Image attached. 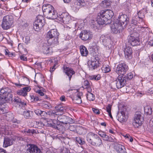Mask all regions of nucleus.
<instances>
[{
    "instance_id": "25",
    "label": "nucleus",
    "mask_w": 153,
    "mask_h": 153,
    "mask_svg": "<svg viewBox=\"0 0 153 153\" xmlns=\"http://www.w3.org/2000/svg\"><path fill=\"white\" fill-rule=\"evenodd\" d=\"M91 83L86 80L84 81L82 87L86 89L88 92H91L92 89L91 87Z\"/></svg>"
},
{
    "instance_id": "52",
    "label": "nucleus",
    "mask_w": 153,
    "mask_h": 153,
    "mask_svg": "<svg viewBox=\"0 0 153 153\" xmlns=\"http://www.w3.org/2000/svg\"><path fill=\"white\" fill-rule=\"evenodd\" d=\"M138 16H136V17L138 18L139 19H142L143 18L144 16L143 15V14H142L141 12V11H139L138 13Z\"/></svg>"
},
{
    "instance_id": "38",
    "label": "nucleus",
    "mask_w": 153,
    "mask_h": 153,
    "mask_svg": "<svg viewBox=\"0 0 153 153\" xmlns=\"http://www.w3.org/2000/svg\"><path fill=\"white\" fill-rule=\"evenodd\" d=\"M102 69L103 72L106 73L111 71L110 67L108 65L107 66H103L102 68Z\"/></svg>"
},
{
    "instance_id": "32",
    "label": "nucleus",
    "mask_w": 153,
    "mask_h": 153,
    "mask_svg": "<svg viewBox=\"0 0 153 153\" xmlns=\"http://www.w3.org/2000/svg\"><path fill=\"white\" fill-rule=\"evenodd\" d=\"M144 111L147 115H151L153 114V111H152V108L151 107L147 106L144 108Z\"/></svg>"
},
{
    "instance_id": "4",
    "label": "nucleus",
    "mask_w": 153,
    "mask_h": 153,
    "mask_svg": "<svg viewBox=\"0 0 153 153\" xmlns=\"http://www.w3.org/2000/svg\"><path fill=\"white\" fill-rule=\"evenodd\" d=\"M13 23L12 16L9 15L6 16L3 18L1 27L4 30H8L12 26Z\"/></svg>"
},
{
    "instance_id": "43",
    "label": "nucleus",
    "mask_w": 153,
    "mask_h": 153,
    "mask_svg": "<svg viewBox=\"0 0 153 153\" xmlns=\"http://www.w3.org/2000/svg\"><path fill=\"white\" fill-rule=\"evenodd\" d=\"M74 120L71 118L67 116L65 124H72L74 123Z\"/></svg>"
},
{
    "instance_id": "36",
    "label": "nucleus",
    "mask_w": 153,
    "mask_h": 153,
    "mask_svg": "<svg viewBox=\"0 0 153 153\" xmlns=\"http://www.w3.org/2000/svg\"><path fill=\"white\" fill-rule=\"evenodd\" d=\"M116 84V86L118 88H121L123 87L124 85L117 79L116 81H114L112 83V85Z\"/></svg>"
},
{
    "instance_id": "44",
    "label": "nucleus",
    "mask_w": 153,
    "mask_h": 153,
    "mask_svg": "<svg viewBox=\"0 0 153 153\" xmlns=\"http://www.w3.org/2000/svg\"><path fill=\"white\" fill-rule=\"evenodd\" d=\"M77 4L80 6H83L85 5L84 0H77Z\"/></svg>"
},
{
    "instance_id": "3",
    "label": "nucleus",
    "mask_w": 153,
    "mask_h": 153,
    "mask_svg": "<svg viewBox=\"0 0 153 153\" xmlns=\"http://www.w3.org/2000/svg\"><path fill=\"white\" fill-rule=\"evenodd\" d=\"M59 35V33L56 29H53L49 31L47 35L48 42L49 44H57L58 43Z\"/></svg>"
},
{
    "instance_id": "48",
    "label": "nucleus",
    "mask_w": 153,
    "mask_h": 153,
    "mask_svg": "<svg viewBox=\"0 0 153 153\" xmlns=\"http://www.w3.org/2000/svg\"><path fill=\"white\" fill-rule=\"evenodd\" d=\"M149 129L150 131H153V118L151 119L149 122Z\"/></svg>"
},
{
    "instance_id": "12",
    "label": "nucleus",
    "mask_w": 153,
    "mask_h": 153,
    "mask_svg": "<svg viewBox=\"0 0 153 153\" xmlns=\"http://www.w3.org/2000/svg\"><path fill=\"white\" fill-rule=\"evenodd\" d=\"M71 19L70 16L66 13H63L61 15H59V16H57V19L59 21L65 24L68 23Z\"/></svg>"
},
{
    "instance_id": "20",
    "label": "nucleus",
    "mask_w": 153,
    "mask_h": 153,
    "mask_svg": "<svg viewBox=\"0 0 153 153\" xmlns=\"http://www.w3.org/2000/svg\"><path fill=\"white\" fill-rule=\"evenodd\" d=\"M64 71L65 72L66 74L69 77L70 81L74 73V71L73 69L67 66H64L63 67Z\"/></svg>"
},
{
    "instance_id": "13",
    "label": "nucleus",
    "mask_w": 153,
    "mask_h": 153,
    "mask_svg": "<svg viewBox=\"0 0 153 153\" xmlns=\"http://www.w3.org/2000/svg\"><path fill=\"white\" fill-rule=\"evenodd\" d=\"M27 146L28 148L27 149V151L30 153H43L40 149L35 145L29 144L27 145Z\"/></svg>"
},
{
    "instance_id": "33",
    "label": "nucleus",
    "mask_w": 153,
    "mask_h": 153,
    "mask_svg": "<svg viewBox=\"0 0 153 153\" xmlns=\"http://www.w3.org/2000/svg\"><path fill=\"white\" fill-rule=\"evenodd\" d=\"M44 126V124L42 122H35L34 123V126H35V128L41 129Z\"/></svg>"
},
{
    "instance_id": "57",
    "label": "nucleus",
    "mask_w": 153,
    "mask_h": 153,
    "mask_svg": "<svg viewBox=\"0 0 153 153\" xmlns=\"http://www.w3.org/2000/svg\"><path fill=\"white\" fill-rule=\"evenodd\" d=\"M14 102L17 103L18 104H19V102H21V99L18 97H16L14 99Z\"/></svg>"
},
{
    "instance_id": "50",
    "label": "nucleus",
    "mask_w": 153,
    "mask_h": 153,
    "mask_svg": "<svg viewBox=\"0 0 153 153\" xmlns=\"http://www.w3.org/2000/svg\"><path fill=\"white\" fill-rule=\"evenodd\" d=\"M133 75L131 74V73H130L128 74L125 76L126 78L127 79V80L128 81V79H131L133 77Z\"/></svg>"
},
{
    "instance_id": "9",
    "label": "nucleus",
    "mask_w": 153,
    "mask_h": 153,
    "mask_svg": "<svg viewBox=\"0 0 153 153\" xmlns=\"http://www.w3.org/2000/svg\"><path fill=\"white\" fill-rule=\"evenodd\" d=\"M92 33L89 30H83L79 35V37L82 40L86 41L91 40L92 38Z\"/></svg>"
},
{
    "instance_id": "51",
    "label": "nucleus",
    "mask_w": 153,
    "mask_h": 153,
    "mask_svg": "<svg viewBox=\"0 0 153 153\" xmlns=\"http://www.w3.org/2000/svg\"><path fill=\"white\" fill-rule=\"evenodd\" d=\"M53 127L55 128H56L60 131H61L62 130L61 128L62 127L61 126L58 124L57 125H54L53 126Z\"/></svg>"
},
{
    "instance_id": "31",
    "label": "nucleus",
    "mask_w": 153,
    "mask_h": 153,
    "mask_svg": "<svg viewBox=\"0 0 153 153\" xmlns=\"http://www.w3.org/2000/svg\"><path fill=\"white\" fill-rule=\"evenodd\" d=\"M52 48L46 44H45L43 46V52L45 54H47L50 52V50H51Z\"/></svg>"
},
{
    "instance_id": "53",
    "label": "nucleus",
    "mask_w": 153,
    "mask_h": 153,
    "mask_svg": "<svg viewBox=\"0 0 153 153\" xmlns=\"http://www.w3.org/2000/svg\"><path fill=\"white\" fill-rule=\"evenodd\" d=\"M112 105L110 104H109L106 107V110L109 113L110 112H111V109Z\"/></svg>"
},
{
    "instance_id": "49",
    "label": "nucleus",
    "mask_w": 153,
    "mask_h": 153,
    "mask_svg": "<svg viewBox=\"0 0 153 153\" xmlns=\"http://www.w3.org/2000/svg\"><path fill=\"white\" fill-rule=\"evenodd\" d=\"M58 64V62H55V64L51 68L50 70V71L51 72H53L54 71L55 69L56 68L57 66L56 65Z\"/></svg>"
},
{
    "instance_id": "56",
    "label": "nucleus",
    "mask_w": 153,
    "mask_h": 153,
    "mask_svg": "<svg viewBox=\"0 0 153 153\" xmlns=\"http://www.w3.org/2000/svg\"><path fill=\"white\" fill-rule=\"evenodd\" d=\"M98 134L103 138L105 135L106 134L105 132L102 131H99L98 132Z\"/></svg>"
},
{
    "instance_id": "27",
    "label": "nucleus",
    "mask_w": 153,
    "mask_h": 153,
    "mask_svg": "<svg viewBox=\"0 0 153 153\" xmlns=\"http://www.w3.org/2000/svg\"><path fill=\"white\" fill-rule=\"evenodd\" d=\"M80 52L81 55L83 56H86L88 53V51L86 47L84 45H81L80 48Z\"/></svg>"
},
{
    "instance_id": "29",
    "label": "nucleus",
    "mask_w": 153,
    "mask_h": 153,
    "mask_svg": "<svg viewBox=\"0 0 153 153\" xmlns=\"http://www.w3.org/2000/svg\"><path fill=\"white\" fill-rule=\"evenodd\" d=\"M11 92V90H8V93H6V94L3 96V97H4V100H6L7 101H9L10 100H12V95L10 93Z\"/></svg>"
},
{
    "instance_id": "28",
    "label": "nucleus",
    "mask_w": 153,
    "mask_h": 153,
    "mask_svg": "<svg viewBox=\"0 0 153 153\" xmlns=\"http://www.w3.org/2000/svg\"><path fill=\"white\" fill-rule=\"evenodd\" d=\"M57 16L56 11L54 10L53 11L49 14V15H47L46 16L48 19H53L56 18L57 19Z\"/></svg>"
},
{
    "instance_id": "5",
    "label": "nucleus",
    "mask_w": 153,
    "mask_h": 153,
    "mask_svg": "<svg viewBox=\"0 0 153 153\" xmlns=\"http://www.w3.org/2000/svg\"><path fill=\"white\" fill-rule=\"evenodd\" d=\"M45 22L44 18L42 16H38L33 24L34 29L36 31H39L44 25Z\"/></svg>"
},
{
    "instance_id": "1",
    "label": "nucleus",
    "mask_w": 153,
    "mask_h": 153,
    "mask_svg": "<svg viewBox=\"0 0 153 153\" xmlns=\"http://www.w3.org/2000/svg\"><path fill=\"white\" fill-rule=\"evenodd\" d=\"M114 15L111 10H102L98 14L97 21L99 25H107L111 23V19Z\"/></svg>"
},
{
    "instance_id": "60",
    "label": "nucleus",
    "mask_w": 153,
    "mask_h": 153,
    "mask_svg": "<svg viewBox=\"0 0 153 153\" xmlns=\"http://www.w3.org/2000/svg\"><path fill=\"white\" fill-rule=\"evenodd\" d=\"M23 90L27 93V92H28L30 90V88L28 87H26L23 88Z\"/></svg>"
},
{
    "instance_id": "19",
    "label": "nucleus",
    "mask_w": 153,
    "mask_h": 153,
    "mask_svg": "<svg viewBox=\"0 0 153 153\" xmlns=\"http://www.w3.org/2000/svg\"><path fill=\"white\" fill-rule=\"evenodd\" d=\"M74 91H76L77 94L74 97V99H73V102L76 104L81 103L82 102L81 97L82 95V93L78 92L77 90H76L75 89H74Z\"/></svg>"
},
{
    "instance_id": "40",
    "label": "nucleus",
    "mask_w": 153,
    "mask_h": 153,
    "mask_svg": "<svg viewBox=\"0 0 153 153\" xmlns=\"http://www.w3.org/2000/svg\"><path fill=\"white\" fill-rule=\"evenodd\" d=\"M110 5V3L108 1L105 0L102 2L101 5L103 7L105 8L109 7Z\"/></svg>"
},
{
    "instance_id": "16",
    "label": "nucleus",
    "mask_w": 153,
    "mask_h": 153,
    "mask_svg": "<svg viewBox=\"0 0 153 153\" xmlns=\"http://www.w3.org/2000/svg\"><path fill=\"white\" fill-rule=\"evenodd\" d=\"M124 52L125 58L128 59L132 58V51L131 47L127 46L124 49Z\"/></svg>"
},
{
    "instance_id": "34",
    "label": "nucleus",
    "mask_w": 153,
    "mask_h": 153,
    "mask_svg": "<svg viewBox=\"0 0 153 153\" xmlns=\"http://www.w3.org/2000/svg\"><path fill=\"white\" fill-rule=\"evenodd\" d=\"M91 92H88V93L87 94V99L90 101H93L95 99L94 95Z\"/></svg>"
},
{
    "instance_id": "35",
    "label": "nucleus",
    "mask_w": 153,
    "mask_h": 153,
    "mask_svg": "<svg viewBox=\"0 0 153 153\" xmlns=\"http://www.w3.org/2000/svg\"><path fill=\"white\" fill-rule=\"evenodd\" d=\"M118 121L120 122H123L126 120V117L124 114L121 113L120 114H119L118 116Z\"/></svg>"
},
{
    "instance_id": "23",
    "label": "nucleus",
    "mask_w": 153,
    "mask_h": 153,
    "mask_svg": "<svg viewBox=\"0 0 153 153\" xmlns=\"http://www.w3.org/2000/svg\"><path fill=\"white\" fill-rule=\"evenodd\" d=\"M13 140L12 138H10L8 137L4 138L3 146L4 147H7L13 144Z\"/></svg>"
},
{
    "instance_id": "54",
    "label": "nucleus",
    "mask_w": 153,
    "mask_h": 153,
    "mask_svg": "<svg viewBox=\"0 0 153 153\" xmlns=\"http://www.w3.org/2000/svg\"><path fill=\"white\" fill-rule=\"evenodd\" d=\"M61 153H70V152L69 150L65 148H63L62 150H61Z\"/></svg>"
},
{
    "instance_id": "7",
    "label": "nucleus",
    "mask_w": 153,
    "mask_h": 153,
    "mask_svg": "<svg viewBox=\"0 0 153 153\" xmlns=\"http://www.w3.org/2000/svg\"><path fill=\"white\" fill-rule=\"evenodd\" d=\"M143 120V117L140 112H136L135 114L133 125L135 127L138 128L142 125Z\"/></svg>"
},
{
    "instance_id": "11",
    "label": "nucleus",
    "mask_w": 153,
    "mask_h": 153,
    "mask_svg": "<svg viewBox=\"0 0 153 153\" xmlns=\"http://www.w3.org/2000/svg\"><path fill=\"white\" fill-rule=\"evenodd\" d=\"M128 42L131 45L134 46L139 45L140 44L139 38L135 36L134 33L131 34L129 36Z\"/></svg>"
},
{
    "instance_id": "15",
    "label": "nucleus",
    "mask_w": 153,
    "mask_h": 153,
    "mask_svg": "<svg viewBox=\"0 0 153 153\" xmlns=\"http://www.w3.org/2000/svg\"><path fill=\"white\" fill-rule=\"evenodd\" d=\"M42 10L44 15L46 16L47 15H49L50 13L53 11L54 8L51 5L49 4L43 5Z\"/></svg>"
},
{
    "instance_id": "22",
    "label": "nucleus",
    "mask_w": 153,
    "mask_h": 153,
    "mask_svg": "<svg viewBox=\"0 0 153 153\" xmlns=\"http://www.w3.org/2000/svg\"><path fill=\"white\" fill-rule=\"evenodd\" d=\"M35 82H38L41 84H44L45 79L43 75L40 74H37L35 76Z\"/></svg>"
},
{
    "instance_id": "64",
    "label": "nucleus",
    "mask_w": 153,
    "mask_h": 153,
    "mask_svg": "<svg viewBox=\"0 0 153 153\" xmlns=\"http://www.w3.org/2000/svg\"><path fill=\"white\" fill-rule=\"evenodd\" d=\"M20 58L21 60H23L24 61H26L27 60V58L23 55L21 56L20 57Z\"/></svg>"
},
{
    "instance_id": "17",
    "label": "nucleus",
    "mask_w": 153,
    "mask_h": 153,
    "mask_svg": "<svg viewBox=\"0 0 153 153\" xmlns=\"http://www.w3.org/2000/svg\"><path fill=\"white\" fill-rule=\"evenodd\" d=\"M114 148L115 153H127L125 147L120 144L115 145Z\"/></svg>"
},
{
    "instance_id": "61",
    "label": "nucleus",
    "mask_w": 153,
    "mask_h": 153,
    "mask_svg": "<svg viewBox=\"0 0 153 153\" xmlns=\"http://www.w3.org/2000/svg\"><path fill=\"white\" fill-rule=\"evenodd\" d=\"M25 42L28 43L30 41V37L29 36H26L25 39Z\"/></svg>"
},
{
    "instance_id": "41",
    "label": "nucleus",
    "mask_w": 153,
    "mask_h": 153,
    "mask_svg": "<svg viewBox=\"0 0 153 153\" xmlns=\"http://www.w3.org/2000/svg\"><path fill=\"white\" fill-rule=\"evenodd\" d=\"M23 115L27 119H29L31 117L30 113V111L26 110L23 112Z\"/></svg>"
},
{
    "instance_id": "42",
    "label": "nucleus",
    "mask_w": 153,
    "mask_h": 153,
    "mask_svg": "<svg viewBox=\"0 0 153 153\" xmlns=\"http://www.w3.org/2000/svg\"><path fill=\"white\" fill-rule=\"evenodd\" d=\"M18 94L25 97L27 95V93L24 91L23 89L18 90L17 91Z\"/></svg>"
},
{
    "instance_id": "59",
    "label": "nucleus",
    "mask_w": 153,
    "mask_h": 153,
    "mask_svg": "<svg viewBox=\"0 0 153 153\" xmlns=\"http://www.w3.org/2000/svg\"><path fill=\"white\" fill-rule=\"evenodd\" d=\"M149 44L151 46H153V37L152 38H150L149 39Z\"/></svg>"
},
{
    "instance_id": "10",
    "label": "nucleus",
    "mask_w": 153,
    "mask_h": 153,
    "mask_svg": "<svg viewBox=\"0 0 153 153\" xmlns=\"http://www.w3.org/2000/svg\"><path fill=\"white\" fill-rule=\"evenodd\" d=\"M101 62L99 59L98 57H96L93 60L89 61L88 62V65L91 69L94 70L100 66Z\"/></svg>"
},
{
    "instance_id": "58",
    "label": "nucleus",
    "mask_w": 153,
    "mask_h": 153,
    "mask_svg": "<svg viewBox=\"0 0 153 153\" xmlns=\"http://www.w3.org/2000/svg\"><path fill=\"white\" fill-rule=\"evenodd\" d=\"M36 92L39 94L41 96H43L44 95V93L39 89L37 90L36 91Z\"/></svg>"
},
{
    "instance_id": "14",
    "label": "nucleus",
    "mask_w": 153,
    "mask_h": 153,
    "mask_svg": "<svg viewBox=\"0 0 153 153\" xmlns=\"http://www.w3.org/2000/svg\"><path fill=\"white\" fill-rule=\"evenodd\" d=\"M123 29L122 26L120 25L116 21L111 26V32L113 33H120Z\"/></svg>"
},
{
    "instance_id": "55",
    "label": "nucleus",
    "mask_w": 153,
    "mask_h": 153,
    "mask_svg": "<svg viewBox=\"0 0 153 153\" xmlns=\"http://www.w3.org/2000/svg\"><path fill=\"white\" fill-rule=\"evenodd\" d=\"M92 110L95 113L97 114H99L100 113V111L99 109L94 108H93Z\"/></svg>"
},
{
    "instance_id": "21",
    "label": "nucleus",
    "mask_w": 153,
    "mask_h": 153,
    "mask_svg": "<svg viewBox=\"0 0 153 153\" xmlns=\"http://www.w3.org/2000/svg\"><path fill=\"white\" fill-rule=\"evenodd\" d=\"M97 135L92 132L88 133L86 136L87 141L91 144Z\"/></svg>"
},
{
    "instance_id": "26",
    "label": "nucleus",
    "mask_w": 153,
    "mask_h": 153,
    "mask_svg": "<svg viewBox=\"0 0 153 153\" xmlns=\"http://www.w3.org/2000/svg\"><path fill=\"white\" fill-rule=\"evenodd\" d=\"M67 116L65 115H59L57 116L56 119L60 123L65 124Z\"/></svg>"
},
{
    "instance_id": "45",
    "label": "nucleus",
    "mask_w": 153,
    "mask_h": 153,
    "mask_svg": "<svg viewBox=\"0 0 153 153\" xmlns=\"http://www.w3.org/2000/svg\"><path fill=\"white\" fill-rule=\"evenodd\" d=\"M65 28V30L68 32V33L69 34L73 32L74 30V28H71L69 27H67Z\"/></svg>"
},
{
    "instance_id": "2",
    "label": "nucleus",
    "mask_w": 153,
    "mask_h": 153,
    "mask_svg": "<svg viewBox=\"0 0 153 153\" xmlns=\"http://www.w3.org/2000/svg\"><path fill=\"white\" fill-rule=\"evenodd\" d=\"M55 110L48 112V114L52 120H55L57 116L61 115L63 112L66 111L67 108L61 105H59L55 106Z\"/></svg>"
},
{
    "instance_id": "46",
    "label": "nucleus",
    "mask_w": 153,
    "mask_h": 153,
    "mask_svg": "<svg viewBox=\"0 0 153 153\" xmlns=\"http://www.w3.org/2000/svg\"><path fill=\"white\" fill-rule=\"evenodd\" d=\"M34 112L38 115H42V114L43 113H45V112L44 111H42L39 109H36L34 110Z\"/></svg>"
},
{
    "instance_id": "47",
    "label": "nucleus",
    "mask_w": 153,
    "mask_h": 153,
    "mask_svg": "<svg viewBox=\"0 0 153 153\" xmlns=\"http://www.w3.org/2000/svg\"><path fill=\"white\" fill-rule=\"evenodd\" d=\"M76 142L80 145H82L85 143V141H83L82 140V139L80 137H76Z\"/></svg>"
},
{
    "instance_id": "39",
    "label": "nucleus",
    "mask_w": 153,
    "mask_h": 153,
    "mask_svg": "<svg viewBox=\"0 0 153 153\" xmlns=\"http://www.w3.org/2000/svg\"><path fill=\"white\" fill-rule=\"evenodd\" d=\"M8 90H10V89L7 88L1 89L0 91V95H3V96H4L5 94H7V93H8Z\"/></svg>"
},
{
    "instance_id": "37",
    "label": "nucleus",
    "mask_w": 153,
    "mask_h": 153,
    "mask_svg": "<svg viewBox=\"0 0 153 153\" xmlns=\"http://www.w3.org/2000/svg\"><path fill=\"white\" fill-rule=\"evenodd\" d=\"M105 141H108L111 142H115V140L113 139L111 137H109L107 135L105 134L102 138Z\"/></svg>"
},
{
    "instance_id": "62",
    "label": "nucleus",
    "mask_w": 153,
    "mask_h": 153,
    "mask_svg": "<svg viewBox=\"0 0 153 153\" xmlns=\"http://www.w3.org/2000/svg\"><path fill=\"white\" fill-rule=\"evenodd\" d=\"M95 80H99L100 78V74H98L97 75H95Z\"/></svg>"
},
{
    "instance_id": "6",
    "label": "nucleus",
    "mask_w": 153,
    "mask_h": 153,
    "mask_svg": "<svg viewBox=\"0 0 153 153\" xmlns=\"http://www.w3.org/2000/svg\"><path fill=\"white\" fill-rule=\"evenodd\" d=\"M115 21L124 29L129 23V18L127 15H122Z\"/></svg>"
},
{
    "instance_id": "8",
    "label": "nucleus",
    "mask_w": 153,
    "mask_h": 153,
    "mask_svg": "<svg viewBox=\"0 0 153 153\" xmlns=\"http://www.w3.org/2000/svg\"><path fill=\"white\" fill-rule=\"evenodd\" d=\"M128 70V67L125 63L119 64L117 67L115 71L118 75H123Z\"/></svg>"
},
{
    "instance_id": "24",
    "label": "nucleus",
    "mask_w": 153,
    "mask_h": 153,
    "mask_svg": "<svg viewBox=\"0 0 153 153\" xmlns=\"http://www.w3.org/2000/svg\"><path fill=\"white\" fill-rule=\"evenodd\" d=\"M102 144V140L100 137L97 135L91 144L93 146H99Z\"/></svg>"
},
{
    "instance_id": "18",
    "label": "nucleus",
    "mask_w": 153,
    "mask_h": 153,
    "mask_svg": "<svg viewBox=\"0 0 153 153\" xmlns=\"http://www.w3.org/2000/svg\"><path fill=\"white\" fill-rule=\"evenodd\" d=\"M101 38L103 39L102 40L104 45L108 48H110L111 46V41L110 37L102 36Z\"/></svg>"
},
{
    "instance_id": "30",
    "label": "nucleus",
    "mask_w": 153,
    "mask_h": 153,
    "mask_svg": "<svg viewBox=\"0 0 153 153\" xmlns=\"http://www.w3.org/2000/svg\"><path fill=\"white\" fill-rule=\"evenodd\" d=\"M117 80H119L124 86L126 84V81H127L125 76L123 77L122 75L121 76L119 75Z\"/></svg>"
},
{
    "instance_id": "63",
    "label": "nucleus",
    "mask_w": 153,
    "mask_h": 153,
    "mask_svg": "<svg viewBox=\"0 0 153 153\" xmlns=\"http://www.w3.org/2000/svg\"><path fill=\"white\" fill-rule=\"evenodd\" d=\"M20 106H24L25 105H26V104L25 103H24L22 101V100H21V102H19V104H18Z\"/></svg>"
}]
</instances>
